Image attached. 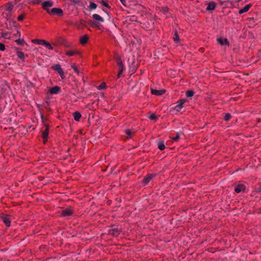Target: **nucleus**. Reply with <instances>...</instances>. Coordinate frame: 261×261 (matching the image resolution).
Here are the masks:
<instances>
[{"mask_svg": "<svg viewBox=\"0 0 261 261\" xmlns=\"http://www.w3.org/2000/svg\"><path fill=\"white\" fill-rule=\"evenodd\" d=\"M65 54L68 57H72L81 55V51L76 48H72L70 50H65Z\"/></svg>", "mask_w": 261, "mask_h": 261, "instance_id": "1", "label": "nucleus"}, {"mask_svg": "<svg viewBox=\"0 0 261 261\" xmlns=\"http://www.w3.org/2000/svg\"><path fill=\"white\" fill-rule=\"evenodd\" d=\"M73 208L72 207L70 206L63 210L61 212V215L63 217H67L71 216L73 213Z\"/></svg>", "mask_w": 261, "mask_h": 261, "instance_id": "2", "label": "nucleus"}, {"mask_svg": "<svg viewBox=\"0 0 261 261\" xmlns=\"http://www.w3.org/2000/svg\"><path fill=\"white\" fill-rule=\"evenodd\" d=\"M52 68L58 72L62 80L65 78L64 71L60 64H56L52 66Z\"/></svg>", "mask_w": 261, "mask_h": 261, "instance_id": "3", "label": "nucleus"}, {"mask_svg": "<svg viewBox=\"0 0 261 261\" xmlns=\"http://www.w3.org/2000/svg\"><path fill=\"white\" fill-rule=\"evenodd\" d=\"M44 125L45 126V129L42 132V138L43 140V143H45L47 142L48 137L49 126L47 124H44Z\"/></svg>", "mask_w": 261, "mask_h": 261, "instance_id": "4", "label": "nucleus"}, {"mask_svg": "<svg viewBox=\"0 0 261 261\" xmlns=\"http://www.w3.org/2000/svg\"><path fill=\"white\" fill-rule=\"evenodd\" d=\"M185 99H182L176 102V105L174 107V109L177 112H180L184 107V104L186 102Z\"/></svg>", "mask_w": 261, "mask_h": 261, "instance_id": "5", "label": "nucleus"}, {"mask_svg": "<svg viewBox=\"0 0 261 261\" xmlns=\"http://www.w3.org/2000/svg\"><path fill=\"white\" fill-rule=\"evenodd\" d=\"M47 13L50 15L57 14L59 16H62L63 10L61 8H54L50 11L47 10Z\"/></svg>", "mask_w": 261, "mask_h": 261, "instance_id": "6", "label": "nucleus"}, {"mask_svg": "<svg viewBox=\"0 0 261 261\" xmlns=\"http://www.w3.org/2000/svg\"><path fill=\"white\" fill-rule=\"evenodd\" d=\"M155 176V174H149L145 176L143 180V183L146 185L148 184L150 181Z\"/></svg>", "mask_w": 261, "mask_h": 261, "instance_id": "7", "label": "nucleus"}, {"mask_svg": "<svg viewBox=\"0 0 261 261\" xmlns=\"http://www.w3.org/2000/svg\"><path fill=\"white\" fill-rule=\"evenodd\" d=\"M246 190V187L243 184H239L235 186L234 191L237 193H239L241 192H244Z\"/></svg>", "mask_w": 261, "mask_h": 261, "instance_id": "8", "label": "nucleus"}, {"mask_svg": "<svg viewBox=\"0 0 261 261\" xmlns=\"http://www.w3.org/2000/svg\"><path fill=\"white\" fill-rule=\"evenodd\" d=\"M53 4H54V3L52 1H45V2H43L42 4V8L44 10H46L47 11L48 10L47 8L52 7L53 6Z\"/></svg>", "mask_w": 261, "mask_h": 261, "instance_id": "9", "label": "nucleus"}, {"mask_svg": "<svg viewBox=\"0 0 261 261\" xmlns=\"http://www.w3.org/2000/svg\"><path fill=\"white\" fill-rule=\"evenodd\" d=\"M120 233V230L118 228H111L109 230V233L113 235L114 236H117Z\"/></svg>", "mask_w": 261, "mask_h": 261, "instance_id": "10", "label": "nucleus"}, {"mask_svg": "<svg viewBox=\"0 0 261 261\" xmlns=\"http://www.w3.org/2000/svg\"><path fill=\"white\" fill-rule=\"evenodd\" d=\"M61 90V88L59 86H54L52 88H51L49 91V93L51 94H58L60 91Z\"/></svg>", "mask_w": 261, "mask_h": 261, "instance_id": "11", "label": "nucleus"}, {"mask_svg": "<svg viewBox=\"0 0 261 261\" xmlns=\"http://www.w3.org/2000/svg\"><path fill=\"white\" fill-rule=\"evenodd\" d=\"M218 42L221 45H226L227 46L229 45V42L226 38H219L217 39Z\"/></svg>", "mask_w": 261, "mask_h": 261, "instance_id": "12", "label": "nucleus"}, {"mask_svg": "<svg viewBox=\"0 0 261 261\" xmlns=\"http://www.w3.org/2000/svg\"><path fill=\"white\" fill-rule=\"evenodd\" d=\"M151 92L152 94L159 96V95H162L163 94H164L165 93V90H158L152 89L151 90Z\"/></svg>", "mask_w": 261, "mask_h": 261, "instance_id": "13", "label": "nucleus"}, {"mask_svg": "<svg viewBox=\"0 0 261 261\" xmlns=\"http://www.w3.org/2000/svg\"><path fill=\"white\" fill-rule=\"evenodd\" d=\"M251 6L252 5L251 4L246 5L243 8L239 10V13L240 14H242L244 13L248 12L249 9L251 8Z\"/></svg>", "mask_w": 261, "mask_h": 261, "instance_id": "14", "label": "nucleus"}, {"mask_svg": "<svg viewBox=\"0 0 261 261\" xmlns=\"http://www.w3.org/2000/svg\"><path fill=\"white\" fill-rule=\"evenodd\" d=\"M216 3L214 2H210L207 6L206 7V10L207 11H212L214 10L216 8Z\"/></svg>", "mask_w": 261, "mask_h": 261, "instance_id": "15", "label": "nucleus"}, {"mask_svg": "<svg viewBox=\"0 0 261 261\" xmlns=\"http://www.w3.org/2000/svg\"><path fill=\"white\" fill-rule=\"evenodd\" d=\"M88 39L89 37L88 35H85L80 38V42L81 44L85 45L88 42Z\"/></svg>", "mask_w": 261, "mask_h": 261, "instance_id": "16", "label": "nucleus"}, {"mask_svg": "<svg viewBox=\"0 0 261 261\" xmlns=\"http://www.w3.org/2000/svg\"><path fill=\"white\" fill-rule=\"evenodd\" d=\"M2 219L3 221L4 222V223H5V224L7 226H10L11 221H10V219L8 217V216H4V217H2Z\"/></svg>", "mask_w": 261, "mask_h": 261, "instance_id": "17", "label": "nucleus"}, {"mask_svg": "<svg viewBox=\"0 0 261 261\" xmlns=\"http://www.w3.org/2000/svg\"><path fill=\"white\" fill-rule=\"evenodd\" d=\"M73 115L74 119L77 121H79L80 118L82 117L81 113L78 111H76V112H74L73 114Z\"/></svg>", "mask_w": 261, "mask_h": 261, "instance_id": "18", "label": "nucleus"}, {"mask_svg": "<svg viewBox=\"0 0 261 261\" xmlns=\"http://www.w3.org/2000/svg\"><path fill=\"white\" fill-rule=\"evenodd\" d=\"M92 17L94 19L96 20H98L100 22H103L104 21L103 18L101 17L100 15L97 14H94L92 15Z\"/></svg>", "mask_w": 261, "mask_h": 261, "instance_id": "19", "label": "nucleus"}, {"mask_svg": "<svg viewBox=\"0 0 261 261\" xmlns=\"http://www.w3.org/2000/svg\"><path fill=\"white\" fill-rule=\"evenodd\" d=\"M158 148L160 149L161 150H163L165 148V145L164 144V142L163 141H159L158 142Z\"/></svg>", "mask_w": 261, "mask_h": 261, "instance_id": "20", "label": "nucleus"}, {"mask_svg": "<svg viewBox=\"0 0 261 261\" xmlns=\"http://www.w3.org/2000/svg\"><path fill=\"white\" fill-rule=\"evenodd\" d=\"M16 55L18 58H19L23 61H24L25 56H24V54L23 52L20 51H18L16 52Z\"/></svg>", "mask_w": 261, "mask_h": 261, "instance_id": "21", "label": "nucleus"}, {"mask_svg": "<svg viewBox=\"0 0 261 261\" xmlns=\"http://www.w3.org/2000/svg\"><path fill=\"white\" fill-rule=\"evenodd\" d=\"M45 40L42 39H33L32 40V42L34 43L40 44L43 45L45 43Z\"/></svg>", "mask_w": 261, "mask_h": 261, "instance_id": "22", "label": "nucleus"}, {"mask_svg": "<svg viewBox=\"0 0 261 261\" xmlns=\"http://www.w3.org/2000/svg\"><path fill=\"white\" fill-rule=\"evenodd\" d=\"M231 117H232L230 113H225L224 115V120L225 121H227L229 120H230L231 118Z\"/></svg>", "mask_w": 261, "mask_h": 261, "instance_id": "23", "label": "nucleus"}, {"mask_svg": "<svg viewBox=\"0 0 261 261\" xmlns=\"http://www.w3.org/2000/svg\"><path fill=\"white\" fill-rule=\"evenodd\" d=\"M118 66H119V71L118 72L117 76H118V78H119L120 77V75L122 73V71L124 69V65H123V64H122V65H119Z\"/></svg>", "mask_w": 261, "mask_h": 261, "instance_id": "24", "label": "nucleus"}, {"mask_svg": "<svg viewBox=\"0 0 261 261\" xmlns=\"http://www.w3.org/2000/svg\"><path fill=\"white\" fill-rule=\"evenodd\" d=\"M194 91L192 90H188L186 92V95L187 97H191L194 95Z\"/></svg>", "mask_w": 261, "mask_h": 261, "instance_id": "25", "label": "nucleus"}, {"mask_svg": "<svg viewBox=\"0 0 261 261\" xmlns=\"http://www.w3.org/2000/svg\"><path fill=\"white\" fill-rule=\"evenodd\" d=\"M97 5L95 3L91 2L89 5V9L90 10H94L97 8Z\"/></svg>", "mask_w": 261, "mask_h": 261, "instance_id": "26", "label": "nucleus"}, {"mask_svg": "<svg viewBox=\"0 0 261 261\" xmlns=\"http://www.w3.org/2000/svg\"><path fill=\"white\" fill-rule=\"evenodd\" d=\"M174 41L175 43H178L179 41V38L177 32H175L174 37H173Z\"/></svg>", "mask_w": 261, "mask_h": 261, "instance_id": "27", "label": "nucleus"}, {"mask_svg": "<svg viewBox=\"0 0 261 261\" xmlns=\"http://www.w3.org/2000/svg\"><path fill=\"white\" fill-rule=\"evenodd\" d=\"M43 45L45 46V47H46L47 48H48L50 50L53 49V47L50 45V44L49 42H47L46 41H45V43Z\"/></svg>", "mask_w": 261, "mask_h": 261, "instance_id": "28", "label": "nucleus"}, {"mask_svg": "<svg viewBox=\"0 0 261 261\" xmlns=\"http://www.w3.org/2000/svg\"><path fill=\"white\" fill-rule=\"evenodd\" d=\"M106 88V84L105 83H101L98 87V90H103Z\"/></svg>", "mask_w": 261, "mask_h": 261, "instance_id": "29", "label": "nucleus"}, {"mask_svg": "<svg viewBox=\"0 0 261 261\" xmlns=\"http://www.w3.org/2000/svg\"><path fill=\"white\" fill-rule=\"evenodd\" d=\"M71 67L77 74H79L80 71L79 70L77 67L75 65H71Z\"/></svg>", "mask_w": 261, "mask_h": 261, "instance_id": "30", "label": "nucleus"}, {"mask_svg": "<svg viewBox=\"0 0 261 261\" xmlns=\"http://www.w3.org/2000/svg\"><path fill=\"white\" fill-rule=\"evenodd\" d=\"M13 9V5L10 4L7 5L6 10L8 11H11Z\"/></svg>", "mask_w": 261, "mask_h": 261, "instance_id": "31", "label": "nucleus"}, {"mask_svg": "<svg viewBox=\"0 0 261 261\" xmlns=\"http://www.w3.org/2000/svg\"><path fill=\"white\" fill-rule=\"evenodd\" d=\"M15 42L17 43V44L18 45H23L24 44V40L23 39H17Z\"/></svg>", "mask_w": 261, "mask_h": 261, "instance_id": "32", "label": "nucleus"}, {"mask_svg": "<svg viewBox=\"0 0 261 261\" xmlns=\"http://www.w3.org/2000/svg\"><path fill=\"white\" fill-rule=\"evenodd\" d=\"M125 133L127 135V136L130 138L133 133L129 129H126Z\"/></svg>", "mask_w": 261, "mask_h": 261, "instance_id": "33", "label": "nucleus"}, {"mask_svg": "<svg viewBox=\"0 0 261 261\" xmlns=\"http://www.w3.org/2000/svg\"><path fill=\"white\" fill-rule=\"evenodd\" d=\"M171 139H172V140L173 141H177L179 139V135L178 133H177L176 134V136L175 137H173L171 138Z\"/></svg>", "mask_w": 261, "mask_h": 261, "instance_id": "34", "label": "nucleus"}, {"mask_svg": "<svg viewBox=\"0 0 261 261\" xmlns=\"http://www.w3.org/2000/svg\"><path fill=\"white\" fill-rule=\"evenodd\" d=\"M24 17H25V14H22L20 15L17 17V20H18V21H21L23 20V19L24 18Z\"/></svg>", "mask_w": 261, "mask_h": 261, "instance_id": "35", "label": "nucleus"}, {"mask_svg": "<svg viewBox=\"0 0 261 261\" xmlns=\"http://www.w3.org/2000/svg\"><path fill=\"white\" fill-rule=\"evenodd\" d=\"M149 118L150 119V120H156L157 119V117L156 116H155V114H152L151 115H150L149 117Z\"/></svg>", "mask_w": 261, "mask_h": 261, "instance_id": "36", "label": "nucleus"}, {"mask_svg": "<svg viewBox=\"0 0 261 261\" xmlns=\"http://www.w3.org/2000/svg\"><path fill=\"white\" fill-rule=\"evenodd\" d=\"M5 50V45L2 43H0V50L4 51Z\"/></svg>", "mask_w": 261, "mask_h": 261, "instance_id": "37", "label": "nucleus"}, {"mask_svg": "<svg viewBox=\"0 0 261 261\" xmlns=\"http://www.w3.org/2000/svg\"><path fill=\"white\" fill-rule=\"evenodd\" d=\"M101 4H102L103 6H104L105 7H107L108 8H110V6L109 5H108V4L107 3H106L105 1H101Z\"/></svg>", "mask_w": 261, "mask_h": 261, "instance_id": "38", "label": "nucleus"}, {"mask_svg": "<svg viewBox=\"0 0 261 261\" xmlns=\"http://www.w3.org/2000/svg\"><path fill=\"white\" fill-rule=\"evenodd\" d=\"M117 64L118 66L119 65H122L123 63H122V61L121 60V59L119 58L118 59H117Z\"/></svg>", "mask_w": 261, "mask_h": 261, "instance_id": "39", "label": "nucleus"}, {"mask_svg": "<svg viewBox=\"0 0 261 261\" xmlns=\"http://www.w3.org/2000/svg\"><path fill=\"white\" fill-rule=\"evenodd\" d=\"M255 191L256 193H260L261 192V186L258 187V188H257L255 189Z\"/></svg>", "mask_w": 261, "mask_h": 261, "instance_id": "40", "label": "nucleus"}, {"mask_svg": "<svg viewBox=\"0 0 261 261\" xmlns=\"http://www.w3.org/2000/svg\"><path fill=\"white\" fill-rule=\"evenodd\" d=\"M8 33L7 32H4L2 33V36L4 38H6L7 36Z\"/></svg>", "mask_w": 261, "mask_h": 261, "instance_id": "41", "label": "nucleus"}, {"mask_svg": "<svg viewBox=\"0 0 261 261\" xmlns=\"http://www.w3.org/2000/svg\"><path fill=\"white\" fill-rule=\"evenodd\" d=\"M120 2H121V3L123 5H125V0H120Z\"/></svg>", "mask_w": 261, "mask_h": 261, "instance_id": "42", "label": "nucleus"}, {"mask_svg": "<svg viewBox=\"0 0 261 261\" xmlns=\"http://www.w3.org/2000/svg\"><path fill=\"white\" fill-rule=\"evenodd\" d=\"M218 2L221 6L223 5V3L221 1H218Z\"/></svg>", "mask_w": 261, "mask_h": 261, "instance_id": "43", "label": "nucleus"}]
</instances>
